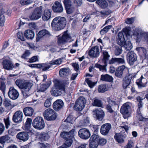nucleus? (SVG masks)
<instances>
[{"instance_id": "1", "label": "nucleus", "mask_w": 148, "mask_h": 148, "mask_svg": "<svg viewBox=\"0 0 148 148\" xmlns=\"http://www.w3.org/2000/svg\"><path fill=\"white\" fill-rule=\"evenodd\" d=\"M133 31L132 34H131L129 28H126L123 30L126 36L132 35L135 37L137 42H139L142 40L148 46V32H142L141 30L138 28H135Z\"/></svg>"}, {"instance_id": "2", "label": "nucleus", "mask_w": 148, "mask_h": 148, "mask_svg": "<svg viewBox=\"0 0 148 148\" xmlns=\"http://www.w3.org/2000/svg\"><path fill=\"white\" fill-rule=\"evenodd\" d=\"M16 85L22 89L21 92L24 97H27L29 95V91L32 86V84L29 82L23 81L18 79L15 82Z\"/></svg>"}, {"instance_id": "3", "label": "nucleus", "mask_w": 148, "mask_h": 148, "mask_svg": "<svg viewBox=\"0 0 148 148\" xmlns=\"http://www.w3.org/2000/svg\"><path fill=\"white\" fill-rule=\"evenodd\" d=\"M101 54V59L102 63L103 64V65H101L98 64H96L95 65V67L99 69L100 71L103 72L106 71L107 63L108 62H109L110 60V55L106 50H102Z\"/></svg>"}, {"instance_id": "4", "label": "nucleus", "mask_w": 148, "mask_h": 148, "mask_svg": "<svg viewBox=\"0 0 148 148\" xmlns=\"http://www.w3.org/2000/svg\"><path fill=\"white\" fill-rule=\"evenodd\" d=\"M105 108L108 112L113 113L114 116L117 115L116 113L114 111V108L117 106L115 100L112 98L108 97L106 102Z\"/></svg>"}, {"instance_id": "5", "label": "nucleus", "mask_w": 148, "mask_h": 148, "mask_svg": "<svg viewBox=\"0 0 148 148\" xmlns=\"http://www.w3.org/2000/svg\"><path fill=\"white\" fill-rule=\"evenodd\" d=\"M75 130H72L69 132H64L60 134L61 137L66 140L65 145L66 147H69L73 143Z\"/></svg>"}, {"instance_id": "6", "label": "nucleus", "mask_w": 148, "mask_h": 148, "mask_svg": "<svg viewBox=\"0 0 148 148\" xmlns=\"http://www.w3.org/2000/svg\"><path fill=\"white\" fill-rule=\"evenodd\" d=\"M69 83L66 80H64L63 82L56 80V96L61 95L62 91H65V86Z\"/></svg>"}, {"instance_id": "7", "label": "nucleus", "mask_w": 148, "mask_h": 148, "mask_svg": "<svg viewBox=\"0 0 148 148\" xmlns=\"http://www.w3.org/2000/svg\"><path fill=\"white\" fill-rule=\"evenodd\" d=\"M32 124L34 128L39 130L42 129L45 126L44 119L42 117L40 116L37 117L34 120Z\"/></svg>"}, {"instance_id": "8", "label": "nucleus", "mask_w": 148, "mask_h": 148, "mask_svg": "<svg viewBox=\"0 0 148 148\" xmlns=\"http://www.w3.org/2000/svg\"><path fill=\"white\" fill-rule=\"evenodd\" d=\"M129 73L128 68L125 65H123L118 67L115 72V75L120 78H122L124 75Z\"/></svg>"}, {"instance_id": "9", "label": "nucleus", "mask_w": 148, "mask_h": 148, "mask_svg": "<svg viewBox=\"0 0 148 148\" xmlns=\"http://www.w3.org/2000/svg\"><path fill=\"white\" fill-rule=\"evenodd\" d=\"M44 118L48 121H53L56 119V112L52 109L48 108L44 111Z\"/></svg>"}, {"instance_id": "10", "label": "nucleus", "mask_w": 148, "mask_h": 148, "mask_svg": "<svg viewBox=\"0 0 148 148\" xmlns=\"http://www.w3.org/2000/svg\"><path fill=\"white\" fill-rule=\"evenodd\" d=\"M73 41L70 34L68 32V30L64 32L61 37L59 38L58 42L60 44L61 43H65L66 42H70Z\"/></svg>"}, {"instance_id": "11", "label": "nucleus", "mask_w": 148, "mask_h": 148, "mask_svg": "<svg viewBox=\"0 0 148 148\" xmlns=\"http://www.w3.org/2000/svg\"><path fill=\"white\" fill-rule=\"evenodd\" d=\"M42 13V7L40 6L36 8L32 14L29 16V18L32 20H37L40 18Z\"/></svg>"}, {"instance_id": "12", "label": "nucleus", "mask_w": 148, "mask_h": 148, "mask_svg": "<svg viewBox=\"0 0 148 148\" xmlns=\"http://www.w3.org/2000/svg\"><path fill=\"white\" fill-rule=\"evenodd\" d=\"M56 30L59 31L63 29L66 25L65 18L64 17H56Z\"/></svg>"}, {"instance_id": "13", "label": "nucleus", "mask_w": 148, "mask_h": 148, "mask_svg": "<svg viewBox=\"0 0 148 148\" xmlns=\"http://www.w3.org/2000/svg\"><path fill=\"white\" fill-rule=\"evenodd\" d=\"M23 113L21 111H16L13 116L12 121L17 124L21 123L23 120Z\"/></svg>"}, {"instance_id": "14", "label": "nucleus", "mask_w": 148, "mask_h": 148, "mask_svg": "<svg viewBox=\"0 0 148 148\" xmlns=\"http://www.w3.org/2000/svg\"><path fill=\"white\" fill-rule=\"evenodd\" d=\"M88 55L91 58H97L100 55V49L98 46H97L92 47L89 51Z\"/></svg>"}, {"instance_id": "15", "label": "nucleus", "mask_w": 148, "mask_h": 148, "mask_svg": "<svg viewBox=\"0 0 148 148\" xmlns=\"http://www.w3.org/2000/svg\"><path fill=\"white\" fill-rule=\"evenodd\" d=\"M79 136L82 139L86 140L90 136V133L89 131L86 128L80 129L78 132Z\"/></svg>"}, {"instance_id": "16", "label": "nucleus", "mask_w": 148, "mask_h": 148, "mask_svg": "<svg viewBox=\"0 0 148 148\" xmlns=\"http://www.w3.org/2000/svg\"><path fill=\"white\" fill-rule=\"evenodd\" d=\"M127 59L128 63L132 65L137 60L136 54L133 51H130L127 54Z\"/></svg>"}, {"instance_id": "17", "label": "nucleus", "mask_w": 148, "mask_h": 148, "mask_svg": "<svg viewBox=\"0 0 148 148\" xmlns=\"http://www.w3.org/2000/svg\"><path fill=\"white\" fill-rule=\"evenodd\" d=\"M8 94L9 97L13 100L16 99L19 95V93L17 90L13 87H10L9 88Z\"/></svg>"}, {"instance_id": "18", "label": "nucleus", "mask_w": 148, "mask_h": 148, "mask_svg": "<svg viewBox=\"0 0 148 148\" xmlns=\"http://www.w3.org/2000/svg\"><path fill=\"white\" fill-rule=\"evenodd\" d=\"M111 128L110 124L107 123L102 125L100 130L101 134L104 135H107Z\"/></svg>"}, {"instance_id": "19", "label": "nucleus", "mask_w": 148, "mask_h": 148, "mask_svg": "<svg viewBox=\"0 0 148 148\" xmlns=\"http://www.w3.org/2000/svg\"><path fill=\"white\" fill-rule=\"evenodd\" d=\"M16 137L17 138L20 140L25 141L28 139L29 135L26 132H20L17 134Z\"/></svg>"}, {"instance_id": "20", "label": "nucleus", "mask_w": 148, "mask_h": 148, "mask_svg": "<svg viewBox=\"0 0 148 148\" xmlns=\"http://www.w3.org/2000/svg\"><path fill=\"white\" fill-rule=\"evenodd\" d=\"M3 68L7 70H12L14 67L12 62L9 60H4L3 62Z\"/></svg>"}, {"instance_id": "21", "label": "nucleus", "mask_w": 148, "mask_h": 148, "mask_svg": "<svg viewBox=\"0 0 148 148\" xmlns=\"http://www.w3.org/2000/svg\"><path fill=\"white\" fill-rule=\"evenodd\" d=\"M51 35V34L49 31L46 29H44L39 31L37 35L36 39L37 41H38V40L40 39L44 36L49 37Z\"/></svg>"}, {"instance_id": "22", "label": "nucleus", "mask_w": 148, "mask_h": 148, "mask_svg": "<svg viewBox=\"0 0 148 148\" xmlns=\"http://www.w3.org/2000/svg\"><path fill=\"white\" fill-rule=\"evenodd\" d=\"M125 63V60L123 58H112L109 61V64H110L117 63L118 64H123Z\"/></svg>"}, {"instance_id": "23", "label": "nucleus", "mask_w": 148, "mask_h": 148, "mask_svg": "<svg viewBox=\"0 0 148 148\" xmlns=\"http://www.w3.org/2000/svg\"><path fill=\"white\" fill-rule=\"evenodd\" d=\"M129 102H127L124 103L122 106L121 109V112L123 114H126L129 113V110L130 109Z\"/></svg>"}, {"instance_id": "24", "label": "nucleus", "mask_w": 148, "mask_h": 148, "mask_svg": "<svg viewBox=\"0 0 148 148\" xmlns=\"http://www.w3.org/2000/svg\"><path fill=\"white\" fill-rule=\"evenodd\" d=\"M118 36L117 40V44L121 46H123L126 42L122 32H119L118 34Z\"/></svg>"}, {"instance_id": "25", "label": "nucleus", "mask_w": 148, "mask_h": 148, "mask_svg": "<svg viewBox=\"0 0 148 148\" xmlns=\"http://www.w3.org/2000/svg\"><path fill=\"white\" fill-rule=\"evenodd\" d=\"M71 71L68 68H64L59 71V75L60 77H65L70 75Z\"/></svg>"}, {"instance_id": "26", "label": "nucleus", "mask_w": 148, "mask_h": 148, "mask_svg": "<svg viewBox=\"0 0 148 148\" xmlns=\"http://www.w3.org/2000/svg\"><path fill=\"white\" fill-rule=\"evenodd\" d=\"M95 112L97 119L99 121H102L104 117V112L101 109L97 110Z\"/></svg>"}, {"instance_id": "27", "label": "nucleus", "mask_w": 148, "mask_h": 148, "mask_svg": "<svg viewBox=\"0 0 148 148\" xmlns=\"http://www.w3.org/2000/svg\"><path fill=\"white\" fill-rule=\"evenodd\" d=\"M23 112L26 116H31L33 114L34 110L32 107H27L23 109Z\"/></svg>"}, {"instance_id": "28", "label": "nucleus", "mask_w": 148, "mask_h": 148, "mask_svg": "<svg viewBox=\"0 0 148 148\" xmlns=\"http://www.w3.org/2000/svg\"><path fill=\"white\" fill-rule=\"evenodd\" d=\"M51 12L50 10H45L42 15V20L44 21H47L51 18Z\"/></svg>"}, {"instance_id": "29", "label": "nucleus", "mask_w": 148, "mask_h": 148, "mask_svg": "<svg viewBox=\"0 0 148 148\" xmlns=\"http://www.w3.org/2000/svg\"><path fill=\"white\" fill-rule=\"evenodd\" d=\"M7 10L2 8L0 10V24L1 26H3L5 21L4 15L6 14Z\"/></svg>"}, {"instance_id": "30", "label": "nucleus", "mask_w": 148, "mask_h": 148, "mask_svg": "<svg viewBox=\"0 0 148 148\" xmlns=\"http://www.w3.org/2000/svg\"><path fill=\"white\" fill-rule=\"evenodd\" d=\"M114 139L119 143H123L124 141L125 136L120 133L116 134L114 137Z\"/></svg>"}, {"instance_id": "31", "label": "nucleus", "mask_w": 148, "mask_h": 148, "mask_svg": "<svg viewBox=\"0 0 148 148\" xmlns=\"http://www.w3.org/2000/svg\"><path fill=\"white\" fill-rule=\"evenodd\" d=\"M100 79L103 81L111 82L113 81V78L112 76L106 74L101 75Z\"/></svg>"}, {"instance_id": "32", "label": "nucleus", "mask_w": 148, "mask_h": 148, "mask_svg": "<svg viewBox=\"0 0 148 148\" xmlns=\"http://www.w3.org/2000/svg\"><path fill=\"white\" fill-rule=\"evenodd\" d=\"M25 36L27 39H32L34 36V34L33 31L27 30L25 31L24 33Z\"/></svg>"}, {"instance_id": "33", "label": "nucleus", "mask_w": 148, "mask_h": 148, "mask_svg": "<svg viewBox=\"0 0 148 148\" xmlns=\"http://www.w3.org/2000/svg\"><path fill=\"white\" fill-rule=\"evenodd\" d=\"M47 63L41 64H35L34 65L36 67L38 68H41L43 71H45L48 70L50 68V66H46V65H49Z\"/></svg>"}, {"instance_id": "34", "label": "nucleus", "mask_w": 148, "mask_h": 148, "mask_svg": "<svg viewBox=\"0 0 148 148\" xmlns=\"http://www.w3.org/2000/svg\"><path fill=\"white\" fill-rule=\"evenodd\" d=\"M146 80V79L143 78L142 76L140 79L136 80V83L138 87L141 88L145 87L146 82L145 83L143 81Z\"/></svg>"}, {"instance_id": "35", "label": "nucleus", "mask_w": 148, "mask_h": 148, "mask_svg": "<svg viewBox=\"0 0 148 148\" xmlns=\"http://www.w3.org/2000/svg\"><path fill=\"white\" fill-rule=\"evenodd\" d=\"M123 86L124 88H126L131 81V79L128 76H125L123 79Z\"/></svg>"}, {"instance_id": "36", "label": "nucleus", "mask_w": 148, "mask_h": 148, "mask_svg": "<svg viewBox=\"0 0 148 148\" xmlns=\"http://www.w3.org/2000/svg\"><path fill=\"white\" fill-rule=\"evenodd\" d=\"M90 123V121L89 118L85 116L84 117L83 120L80 121L79 124L80 126H86L89 125Z\"/></svg>"}, {"instance_id": "37", "label": "nucleus", "mask_w": 148, "mask_h": 148, "mask_svg": "<svg viewBox=\"0 0 148 148\" xmlns=\"http://www.w3.org/2000/svg\"><path fill=\"white\" fill-rule=\"evenodd\" d=\"M49 138L47 133H41L39 135L38 138L42 141L47 140Z\"/></svg>"}, {"instance_id": "38", "label": "nucleus", "mask_w": 148, "mask_h": 148, "mask_svg": "<svg viewBox=\"0 0 148 148\" xmlns=\"http://www.w3.org/2000/svg\"><path fill=\"white\" fill-rule=\"evenodd\" d=\"M93 106L103 108V104L102 101L98 99H95L92 103Z\"/></svg>"}, {"instance_id": "39", "label": "nucleus", "mask_w": 148, "mask_h": 148, "mask_svg": "<svg viewBox=\"0 0 148 148\" xmlns=\"http://www.w3.org/2000/svg\"><path fill=\"white\" fill-rule=\"evenodd\" d=\"M136 100L138 102V108L137 111H140L143 108V104L142 101L143 100V99L140 96H138L136 98Z\"/></svg>"}, {"instance_id": "40", "label": "nucleus", "mask_w": 148, "mask_h": 148, "mask_svg": "<svg viewBox=\"0 0 148 148\" xmlns=\"http://www.w3.org/2000/svg\"><path fill=\"white\" fill-rule=\"evenodd\" d=\"M64 106V103L61 99L56 100V110H59L62 108Z\"/></svg>"}, {"instance_id": "41", "label": "nucleus", "mask_w": 148, "mask_h": 148, "mask_svg": "<svg viewBox=\"0 0 148 148\" xmlns=\"http://www.w3.org/2000/svg\"><path fill=\"white\" fill-rule=\"evenodd\" d=\"M96 3L103 8H106L108 5L107 2L105 0H97Z\"/></svg>"}, {"instance_id": "42", "label": "nucleus", "mask_w": 148, "mask_h": 148, "mask_svg": "<svg viewBox=\"0 0 148 148\" xmlns=\"http://www.w3.org/2000/svg\"><path fill=\"white\" fill-rule=\"evenodd\" d=\"M51 82L50 81H48L46 84L41 85L39 89V91L41 92L45 91L50 86Z\"/></svg>"}, {"instance_id": "43", "label": "nucleus", "mask_w": 148, "mask_h": 148, "mask_svg": "<svg viewBox=\"0 0 148 148\" xmlns=\"http://www.w3.org/2000/svg\"><path fill=\"white\" fill-rule=\"evenodd\" d=\"M75 103H77L80 105L85 107L86 103L85 99L83 97L81 96L77 99Z\"/></svg>"}, {"instance_id": "44", "label": "nucleus", "mask_w": 148, "mask_h": 148, "mask_svg": "<svg viewBox=\"0 0 148 148\" xmlns=\"http://www.w3.org/2000/svg\"><path fill=\"white\" fill-rule=\"evenodd\" d=\"M32 120L31 118H28L25 124V127L26 130H29L31 126Z\"/></svg>"}, {"instance_id": "45", "label": "nucleus", "mask_w": 148, "mask_h": 148, "mask_svg": "<svg viewBox=\"0 0 148 148\" xmlns=\"http://www.w3.org/2000/svg\"><path fill=\"white\" fill-rule=\"evenodd\" d=\"M137 114L136 115V118L140 121H148V119L144 118L142 115L140 111H137Z\"/></svg>"}, {"instance_id": "46", "label": "nucleus", "mask_w": 148, "mask_h": 148, "mask_svg": "<svg viewBox=\"0 0 148 148\" xmlns=\"http://www.w3.org/2000/svg\"><path fill=\"white\" fill-rule=\"evenodd\" d=\"M112 27V25H110L106 26L100 31V33L101 34L103 35L106 33Z\"/></svg>"}, {"instance_id": "47", "label": "nucleus", "mask_w": 148, "mask_h": 148, "mask_svg": "<svg viewBox=\"0 0 148 148\" xmlns=\"http://www.w3.org/2000/svg\"><path fill=\"white\" fill-rule=\"evenodd\" d=\"M123 46L124 47L126 51L130 50L132 48V43L129 41L126 42Z\"/></svg>"}, {"instance_id": "48", "label": "nucleus", "mask_w": 148, "mask_h": 148, "mask_svg": "<svg viewBox=\"0 0 148 148\" xmlns=\"http://www.w3.org/2000/svg\"><path fill=\"white\" fill-rule=\"evenodd\" d=\"M85 82H86L89 86L90 88H93L96 84V83L90 80V78L85 79Z\"/></svg>"}, {"instance_id": "49", "label": "nucleus", "mask_w": 148, "mask_h": 148, "mask_svg": "<svg viewBox=\"0 0 148 148\" xmlns=\"http://www.w3.org/2000/svg\"><path fill=\"white\" fill-rule=\"evenodd\" d=\"M63 10L61 4L58 2L56 1V12H61Z\"/></svg>"}, {"instance_id": "50", "label": "nucleus", "mask_w": 148, "mask_h": 148, "mask_svg": "<svg viewBox=\"0 0 148 148\" xmlns=\"http://www.w3.org/2000/svg\"><path fill=\"white\" fill-rule=\"evenodd\" d=\"M99 136L96 134L92 135L90 138L89 141H92L95 143H98L99 139Z\"/></svg>"}, {"instance_id": "51", "label": "nucleus", "mask_w": 148, "mask_h": 148, "mask_svg": "<svg viewBox=\"0 0 148 148\" xmlns=\"http://www.w3.org/2000/svg\"><path fill=\"white\" fill-rule=\"evenodd\" d=\"M34 0H21L20 4L22 5H25L31 4Z\"/></svg>"}, {"instance_id": "52", "label": "nucleus", "mask_w": 148, "mask_h": 148, "mask_svg": "<svg viewBox=\"0 0 148 148\" xmlns=\"http://www.w3.org/2000/svg\"><path fill=\"white\" fill-rule=\"evenodd\" d=\"M107 90L106 86L103 84L100 85L98 89V91L99 92L103 93Z\"/></svg>"}, {"instance_id": "53", "label": "nucleus", "mask_w": 148, "mask_h": 148, "mask_svg": "<svg viewBox=\"0 0 148 148\" xmlns=\"http://www.w3.org/2000/svg\"><path fill=\"white\" fill-rule=\"evenodd\" d=\"M84 107L80 105L79 103H75V104L74 107V109L77 111H81L84 108Z\"/></svg>"}, {"instance_id": "54", "label": "nucleus", "mask_w": 148, "mask_h": 148, "mask_svg": "<svg viewBox=\"0 0 148 148\" xmlns=\"http://www.w3.org/2000/svg\"><path fill=\"white\" fill-rule=\"evenodd\" d=\"M137 50L142 55H145L146 53V49L143 47H140L136 48Z\"/></svg>"}, {"instance_id": "55", "label": "nucleus", "mask_w": 148, "mask_h": 148, "mask_svg": "<svg viewBox=\"0 0 148 148\" xmlns=\"http://www.w3.org/2000/svg\"><path fill=\"white\" fill-rule=\"evenodd\" d=\"M18 130L14 129H10L8 131L9 134L12 136H14L16 134Z\"/></svg>"}, {"instance_id": "56", "label": "nucleus", "mask_w": 148, "mask_h": 148, "mask_svg": "<svg viewBox=\"0 0 148 148\" xmlns=\"http://www.w3.org/2000/svg\"><path fill=\"white\" fill-rule=\"evenodd\" d=\"M65 8L67 13L69 14H70L73 13L75 10L74 7L72 5L69 6V7Z\"/></svg>"}, {"instance_id": "57", "label": "nucleus", "mask_w": 148, "mask_h": 148, "mask_svg": "<svg viewBox=\"0 0 148 148\" xmlns=\"http://www.w3.org/2000/svg\"><path fill=\"white\" fill-rule=\"evenodd\" d=\"M122 52L121 47L116 46L115 50V54L116 56H118Z\"/></svg>"}, {"instance_id": "58", "label": "nucleus", "mask_w": 148, "mask_h": 148, "mask_svg": "<svg viewBox=\"0 0 148 148\" xmlns=\"http://www.w3.org/2000/svg\"><path fill=\"white\" fill-rule=\"evenodd\" d=\"M10 139V137L6 135L0 138V141L2 143H5L6 141Z\"/></svg>"}, {"instance_id": "59", "label": "nucleus", "mask_w": 148, "mask_h": 148, "mask_svg": "<svg viewBox=\"0 0 148 148\" xmlns=\"http://www.w3.org/2000/svg\"><path fill=\"white\" fill-rule=\"evenodd\" d=\"M98 143L95 142L90 141L89 144L90 148H97L98 146Z\"/></svg>"}, {"instance_id": "60", "label": "nucleus", "mask_w": 148, "mask_h": 148, "mask_svg": "<svg viewBox=\"0 0 148 148\" xmlns=\"http://www.w3.org/2000/svg\"><path fill=\"white\" fill-rule=\"evenodd\" d=\"M107 142L106 140L104 138H101L99 137L98 142V144L99 145H103L105 144Z\"/></svg>"}, {"instance_id": "61", "label": "nucleus", "mask_w": 148, "mask_h": 148, "mask_svg": "<svg viewBox=\"0 0 148 148\" xmlns=\"http://www.w3.org/2000/svg\"><path fill=\"white\" fill-rule=\"evenodd\" d=\"M54 83V86L52 87L51 90V93L53 96H56V81L53 80Z\"/></svg>"}, {"instance_id": "62", "label": "nucleus", "mask_w": 148, "mask_h": 148, "mask_svg": "<svg viewBox=\"0 0 148 148\" xmlns=\"http://www.w3.org/2000/svg\"><path fill=\"white\" fill-rule=\"evenodd\" d=\"M64 3L65 8L72 5V2L71 0H64Z\"/></svg>"}, {"instance_id": "63", "label": "nucleus", "mask_w": 148, "mask_h": 148, "mask_svg": "<svg viewBox=\"0 0 148 148\" xmlns=\"http://www.w3.org/2000/svg\"><path fill=\"white\" fill-rule=\"evenodd\" d=\"M73 3L76 7H79L82 3V0H74Z\"/></svg>"}, {"instance_id": "64", "label": "nucleus", "mask_w": 148, "mask_h": 148, "mask_svg": "<svg viewBox=\"0 0 148 148\" xmlns=\"http://www.w3.org/2000/svg\"><path fill=\"white\" fill-rule=\"evenodd\" d=\"M134 145V143L132 140H129L127 145L124 148H132Z\"/></svg>"}]
</instances>
